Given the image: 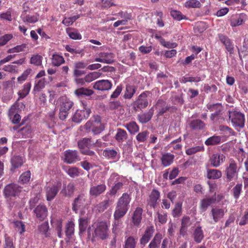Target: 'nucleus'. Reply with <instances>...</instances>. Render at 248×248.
Returning a JSON list of instances; mask_svg holds the SVG:
<instances>
[{
  "label": "nucleus",
  "mask_w": 248,
  "mask_h": 248,
  "mask_svg": "<svg viewBox=\"0 0 248 248\" xmlns=\"http://www.w3.org/2000/svg\"><path fill=\"white\" fill-rule=\"evenodd\" d=\"M210 214L214 223H217L223 217L225 212L222 208L213 207L212 208Z\"/></svg>",
  "instance_id": "18"
},
{
  "label": "nucleus",
  "mask_w": 248,
  "mask_h": 248,
  "mask_svg": "<svg viewBox=\"0 0 248 248\" xmlns=\"http://www.w3.org/2000/svg\"><path fill=\"white\" fill-rule=\"evenodd\" d=\"M92 85L93 89L101 92L108 91L111 89L112 86V82L108 79L97 80Z\"/></svg>",
  "instance_id": "9"
},
{
  "label": "nucleus",
  "mask_w": 248,
  "mask_h": 248,
  "mask_svg": "<svg viewBox=\"0 0 248 248\" xmlns=\"http://www.w3.org/2000/svg\"><path fill=\"white\" fill-rule=\"evenodd\" d=\"M31 175L30 171L23 172L19 177V182L23 184L27 183L31 179Z\"/></svg>",
  "instance_id": "58"
},
{
  "label": "nucleus",
  "mask_w": 248,
  "mask_h": 248,
  "mask_svg": "<svg viewBox=\"0 0 248 248\" xmlns=\"http://www.w3.org/2000/svg\"><path fill=\"white\" fill-rule=\"evenodd\" d=\"M95 122L96 123V125L94 127L93 133V135H98L100 134L105 129V127L103 124L101 123L100 118L97 116L95 118Z\"/></svg>",
  "instance_id": "41"
},
{
  "label": "nucleus",
  "mask_w": 248,
  "mask_h": 248,
  "mask_svg": "<svg viewBox=\"0 0 248 248\" xmlns=\"http://www.w3.org/2000/svg\"><path fill=\"white\" fill-rule=\"evenodd\" d=\"M66 32L69 37L74 40H80L82 38L81 34L77 31L69 28L66 29Z\"/></svg>",
  "instance_id": "46"
},
{
  "label": "nucleus",
  "mask_w": 248,
  "mask_h": 248,
  "mask_svg": "<svg viewBox=\"0 0 248 248\" xmlns=\"http://www.w3.org/2000/svg\"><path fill=\"white\" fill-rule=\"evenodd\" d=\"M131 198L127 193H124L118 199L113 214L114 219L122 218L125 216L129 208Z\"/></svg>",
  "instance_id": "1"
},
{
  "label": "nucleus",
  "mask_w": 248,
  "mask_h": 248,
  "mask_svg": "<svg viewBox=\"0 0 248 248\" xmlns=\"http://www.w3.org/2000/svg\"><path fill=\"white\" fill-rule=\"evenodd\" d=\"M12 168L16 169L21 167L23 163V159L22 157L18 155L14 156L11 160Z\"/></svg>",
  "instance_id": "37"
},
{
  "label": "nucleus",
  "mask_w": 248,
  "mask_h": 248,
  "mask_svg": "<svg viewBox=\"0 0 248 248\" xmlns=\"http://www.w3.org/2000/svg\"><path fill=\"white\" fill-rule=\"evenodd\" d=\"M222 172L220 170L216 169H208L206 177L209 179H218L221 177Z\"/></svg>",
  "instance_id": "29"
},
{
  "label": "nucleus",
  "mask_w": 248,
  "mask_h": 248,
  "mask_svg": "<svg viewBox=\"0 0 248 248\" xmlns=\"http://www.w3.org/2000/svg\"><path fill=\"white\" fill-rule=\"evenodd\" d=\"M154 231L155 230L153 226L147 227L144 234L140 239V243L141 245L144 246L149 241L153 236Z\"/></svg>",
  "instance_id": "22"
},
{
  "label": "nucleus",
  "mask_w": 248,
  "mask_h": 248,
  "mask_svg": "<svg viewBox=\"0 0 248 248\" xmlns=\"http://www.w3.org/2000/svg\"><path fill=\"white\" fill-rule=\"evenodd\" d=\"M101 75V73L98 72H91L87 74L84 78L87 83H90L99 78Z\"/></svg>",
  "instance_id": "42"
},
{
  "label": "nucleus",
  "mask_w": 248,
  "mask_h": 248,
  "mask_svg": "<svg viewBox=\"0 0 248 248\" xmlns=\"http://www.w3.org/2000/svg\"><path fill=\"white\" fill-rule=\"evenodd\" d=\"M94 92L91 89L80 88L75 90V93L79 97L89 96L93 94Z\"/></svg>",
  "instance_id": "34"
},
{
  "label": "nucleus",
  "mask_w": 248,
  "mask_h": 248,
  "mask_svg": "<svg viewBox=\"0 0 248 248\" xmlns=\"http://www.w3.org/2000/svg\"><path fill=\"white\" fill-rule=\"evenodd\" d=\"M46 80L45 78L39 80L36 82L34 87V91L39 92L45 87Z\"/></svg>",
  "instance_id": "54"
},
{
  "label": "nucleus",
  "mask_w": 248,
  "mask_h": 248,
  "mask_svg": "<svg viewBox=\"0 0 248 248\" xmlns=\"http://www.w3.org/2000/svg\"><path fill=\"white\" fill-rule=\"evenodd\" d=\"M143 210L140 207H137L134 211L132 221L134 226L139 227L142 219Z\"/></svg>",
  "instance_id": "21"
},
{
  "label": "nucleus",
  "mask_w": 248,
  "mask_h": 248,
  "mask_svg": "<svg viewBox=\"0 0 248 248\" xmlns=\"http://www.w3.org/2000/svg\"><path fill=\"white\" fill-rule=\"evenodd\" d=\"M156 217H155V221L157 220L158 222L162 224H165L167 221V213L163 211L157 212Z\"/></svg>",
  "instance_id": "38"
},
{
  "label": "nucleus",
  "mask_w": 248,
  "mask_h": 248,
  "mask_svg": "<svg viewBox=\"0 0 248 248\" xmlns=\"http://www.w3.org/2000/svg\"><path fill=\"white\" fill-rule=\"evenodd\" d=\"M150 94L149 91H145L142 93L133 104V107L135 110H142L146 108L149 104L147 99L148 96Z\"/></svg>",
  "instance_id": "6"
},
{
  "label": "nucleus",
  "mask_w": 248,
  "mask_h": 248,
  "mask_svg": "<svg viewBox=\"0 0 248 248\" xmlns=\"http://www.w3.org/2000/svg\"><path fill=\"white\" fill-rule=\"evenodd\" d=\"M87 197L84 193H80L74 199L72 202V210L76 214L80 209H83L87 205Z\"/></svg>",
  "instance_id": "7"
},
{
  "label": "nucleus",
  "mask_w": 248,
  "mask_h": 248,
  "mask_svg": "<svg viewBox=\"0 0 248 248\" xmlns=\"http://www.w3.org/2000/svg\"><path fill=\"white\" fill-rule=\"evenodd\" d=\"M4 248H15L12 238L8 236L7 234L5 235Z\"/></svg>",
  "instance_id": "64"
},
{
  "label": "nucleus",
  "mask_w": 248,
  "mask_h": 248,
  "mask_svg": "<svg viewBox=\"0 0 248 248\" xmlns=\"http://www.w3.org/2000/svg\"><path fill=\"white\" fill-rule=\"evenodd\" d=\"M182 203L178 202L175 204L174 208L172 211V216L174 217H179L182 215Z\"/></svg>",
  "instance_id": "48"
},
{
  "label": "nucleus",
  "mask_w": 248,
  "mask_h": 248,
  "mask_svg": "<svg viewBox=\"0 0 248 248\" xmlns=\"http://www.w3.org/2000/svg\"><path fill=\"white\" fill-rule=\"evenodd\" d=\"M51 64L55 67H59L65 62L62 56L57 53H53L50 58Z\"/></svg>",
  "instance_id": "24"
},
{
  "label": "nucleus",
  "mask_w": 248,
  "mask_h": 248,
  "mask_svg": "<svg viewBox=\"0 0 248 248\" xmlns=\"http://www.w3.org/2000/svg\"><path fill=\"white\" fill-rule=\"evenodd\" d=\"M217 201L216 192H215L214 196L210 197L204 198L200 201L199 208L202 212H205L207 208L212 204L215 203Z\"/></svg>",
  "instance_id": "13"
},
{
  "label": "nucleus",
  "mask_w": 248,
  "mask_h": 248,
  "mask_svg": "<svg viewBox=\"0 0 248 248\" xmlns=\"http://www.w3.org/2000/svg\"><path fill=\"white\" fill-rule=\"evenodd\" d=\"M201 5L200 2L198 0H188L185 3V7L187 8H200Z\"/></svg>",
  "instance_id": "52"
},
{
  "label": "nucleus",
  "mask_w": 248,
  "mask_h": 248,
  "mask_svg": "<svg viewBox=\"0 0 248 248\" xmlns=\"http://www.w3.org/2000/svg\"><path fill=\"white\" fill-rule=\"evenodd\" d=\"M221 142V137L220 136L214 135L208 138L204 142L207 146H213L219 144Z\"/></svg>",
  "instance_id": "33"
},
{
  "label": "nucleus",
  "mask_w": 248,
  "mask_h": 248,
  "mask_svg": "<svg viewBox=\"0 0 248 248\" xmlns=\"http://www.w3.org/2000/svg\"><path fill=\"white\" fill-rule=\"evenodd\" d=\"M79 16H68L65 17L62 20V23L66 26H69L79 17Z\"/></svg>",
  "instance_id": "63"
},
{
  "label": "nucleus",
  "mask_w": 248,
  "mask_h": 248,
  "mask_svg": "<svg viewBox=\"0 0 248 248\" xmlns=\"http://www.w3.org/2000/svg\"><path fill=\"white\" fill-rule=\"evenodd\" d=\"M114 220L115 221L112 225L113 227L112 232L113 233L117 235L121 231V228L122 227L123 223L120 220V219Z\"/></svg>",
  "instance_id": "51"
},
{
  "label": "nucleus",
  "mask_w": 248,
  "mask_h": 248,
  "mask_svg": "<svg viewBox=\"0 0 248 248\" xmlns=\"http://www.w3.org/2000/svg\"><path fill=\"white\" fill-rule=\"evenodd\" d=\"M160 196V192L157 190L155 189H153L148 200V205L151 207L155 208Z\"/></svg>",
  "instance_id": "20"
},
{
  "label": "nucleus",
  "mask_w": 248,
  "mask_h": 248,
  "mask_svg": "<svg viewBox=\"0 0 248 248\" xmlns=\"http://www.w3.org/2000/svg\"><path fill=\"white\" fill-rule=\"evenodd\" d=\"M73 105L74 103L72 101L69 99L65 98L63 99V102L61 105L60 108L69 112V110L73 107Z\"/></svg>",
  "instance_id": "43"
},
{
  "label": "nucleus",
  "mask_w": 248,
  "mask_h": 248,
  "mask_svg": "<svg viewBox=\"0 0 248 248\" xmlns=\"http://www.w3.org/2000/svg\"><path fill=\"white\" fill-rule=\"evenodd\" d=\"M31 68H28L25 71L23 72L22 75L18 77L17 78V82L19 84L22 83L24 81H25L28 78L29 75L31 72Z\"/></svg>",
  "instance_id": "57"
},
{
  "label": "nucleus",
  "mask_w": 248,
  "mask_h": 248,
  "mask_svg": "<svg viewBox=\"0 0 248 248\" xmlns=\"http://www.w3.org/2000/svg\"><path fill=\"white\" fill-rule=\"evenodd\" d=\"M174 158V155L170 153H167L163 155L161 158L162 164L164 167H167L170 165L173 161Z\"/></svg>",
  "instance_id": "31"
},
{
  "label": "nucleus",
  "mask_w": 248,
  "mask_h": 248,
  "mask_svg": "<svg viewBox=\"0 0 248 248\" xmlns=\"http://www.w3.org/2000/svg\"><path fill=\"white\" fill-rule=\"evenodd\" d=\"M229 120L231 121L233 127L243 128L245 125V118L244 114L237 110L229 111Z\"/></svg>",
  "instance_id": "4"
},
{
  "label": "nucleus",
  "mask_w": 248,
  "mask_h": 248,
  "mask_svg": "<svg viewBox=\"0 0 248 248\" xmlns=\"http://www.w3.org/2000/svg\"><path fill=\"white\" fill-rule=\"evenodd\" d=\"M187 123L189 128L194 131L203 130L206 126L205 123L200 119L189 120Z\"/></svg>",
  "instance_id": "14"
},
{
  "label": "nucleus",
  "mask_w": 248,
  "mask_h": 248,
  "mask_svg": "<svg viewBox=\"0 0 248 248\" xmlns=\"http://www.w3.org/2000/svg\"><path fill=\"white\" fill-rule=\"evenodd\" d=\"M201 80V78L200 77H182L181 82L186 83L187 82H198Z\"/></svg>",
  "instance_id": "60"
},
{
  "label": "nucleus",
  "mask_w": 248,
  "mask_h": 248,
  "mask_svg": "<svg viewBox=\"0 0 248 248\" xmlns=\"http://www.w3.org/2000/svg\"><path fill=\"white\" fill-rule=\"evenodd\" d=\"M112 201L109 199L105 200L98 204H96L94 206V208L99 213H102L104 212L106 209H107L110 205V204L112 203Z\"/></svg>",
  "instance_id": "32"
},
{
  "label": "nucleus",
  "mask_w": 248,
  "mask_h": 248,
  "mask_svg": "<svg viewBox=\"0 0 248 248\" xmlns=\"http://www.w3.org/2000/svg\"><path fill=\"white\" fill-rule=\"evenodd\" d=\"M207 108L210 111H217L219 110V112H221L222 110V106L219 103H217V104H208L207 105Z\"/></svg>",
  "instance_id": "62"
},
{
  "label": "nucleus",
  "mask_w": 248,
  "mask_h": 248,
  "mask_svg": "<svg viewBox=\"0 0 248 248\" xmlns=\"http://www.w3.org/2000/svg\"><path fill=\"white\" fill-rule=\"evenodd\" d=\"M193 238L197 243H200L204 238L203 232L201 226L197 227L193 232Z\"/></svg>",
  "instance_id": "30"
},
{
  "label": "nucleus",
  "mask_w": 248,
  "mask_h": 248,
  "mask_svg": "<svg viewBox=\"0 0 248 248\" xmlns=\"http://www.w3.org/2000/svg\"><path fill=\"white\" fill-rule=\"evenodd\" d=\"M79 169L77 167H69L66 170V172L71 177L75 178L79 175Z\"/></svg>",
  "instance_id": "47"
},
{
  "label": "nucleus",
  "mask_w": 248,
  "mask_h": 248,
  "mask_svg": "<svg viewBox=\"0 0 248 248\" xmlns=\"http://www.w3.org/2000/svg\"><path fill=\"white\" fill-rule=\"evenodd\" d=\"M64 162L73 164L80 160L78 153L77 150H67L64 153Z\"/></svg>",
  "instance_id": "12"
},
{
  "label": "nucleus",
  "mask_w": 248,
  "mask_h": 248,
  "mask_svg": "<svg viewBox=\"0 0 248 248\" xmlns=\"http://www.w3.org/2000/svg\"><path fill=\"white\" fill-rule=\"evenodd\" d=\"M119 149L116 148L115 149H111L107 148L103 151V155L108 159H119Z\"/></svg>",
  "instance_id": "17"
},
{
  "label": "nucleus",
  "mask_w": 248,
  "mask_h": 248,
  "mask_svg": "<svg viewBox=\"0 0 248 248\" xmlns=\"http://www.w3.org/2000/svg\"><path fill=\"white\" fill-rule=\"evenodd\" d=\"M242 184H237L231 190V192L234 198L237 200L241 194L242 192Z\"/></svg>",
  "instance_id": "45"
},
{
  "label": "nucleus",
  "mask_w": 248,
  "mask_h": 248,
  "mask_svg": "<svg viewBox=\"0 0 248 248\" xmlns=\"http://www.w3.org/2000/svg\"><path fill=\"white\" fill-rule=\"evenodd\" d=\"M31 88V83L30 82H28L25 84L23 86V88L18 93L19 98H23L25 97L29 94Z\"/></svg>",
  "instance_id": "40"
},
{
  "label": "nucleus",
  "mask_w": 248,
  "mask_h": 248,
  "mask_svg": "<svg viewBox=\"0 0 248 248\" xmlns=\"http://www.w3.org/2000/svg\"><path fill=\"white\" fill-rule=\"evenodd\" d=\"M225 156L220 153H216L209 156V162L211 166L219 167L225 160Z\"/></svg>",
  "instance_id": "11"
},
{
  "label": "nucleus",
  "mask_w": 248,
  "mask_h": 248,
  "mask_svg": "<svg viewBox=\"0 0 248 248\" xmlns=\"http://www.w3.org/2000/svg\"><path fill=\"white\" fill-rule=\"evenodd\" d=\"M36 217L41 221L46 217V209L45 206L39 205L34 210Z\"/></svg>",
  "instance_id": "26"
},
{
  "label": "nucleus",
  "mask_w": 248,
  "mask_h": 248,
  "mask_svg": "<svg viewBox=\"0 0 248 248\" xmlns=\"http://www.w3.org/2000/svg\"><path fill=\"white\" fill-rule=\"evenodd\" d=\"M91 112L90 108L84 107L83 109H78L76 111L72 118V120L75 123H79L82 121L87 119L89 117Z\"/></svg>",
  "instance_id": "10"
},
{
  "label": "nucleus",
  "mask_w": 248,
  "mask_h": 248,
  "mask_svg": "<svg viewBox=\"0 0 248 248\" xmlns=\"http://www.w3.org/2000/svg\"><path fill=\"white\" fill-rule=\"evenodd\" d=\"M204 147L203 146H197L191 148H189L186 150V153L189 155L196 154L198 152L204 151Z\"/></svg>",
  "instance_id": "50"
},
{
  "label": "nucleus",
  "mask_w": 248,
  "mask_h": 248,
  "mask_svg": "<svg viewBox=\"0 0 248 248\" xmlns=\"http://www.w3.org/2000/svg\"><path fill=\"white\" fill-rule=\"evenodd\" d=\"M136 241L135 239L131 236L125 238L124 248H135Z\"/></svg>",
  "instance_id": "44"
},
{
  "label": "nucleus",
  "mask_w": 248,
  "mask_h": 248,
  "mask_svg": "<svg viewBox=\"0 0 248 248\" xmlns=\"http://www.w3.org/2000/svg\"><path fill=\"white\" fill-rule=\"evenodd\" d=\"M22 188L16 184L12 183L7 185L3 190V195L5 198H12L18 197Z\"/></svg>",
  "instance_id": "5"
},
{
  "label": "nucleus",
  "mask_w": 248,
  "mask_h": 248,
  "mask_svg": "<svg viewBox=\"0 0 248 248\" xmlns=\"http://www.w3.org/2000/svg\"><path fill=\"white\" fill-rule=\"evenodd\" d=\"M124 127L132 135H135L140 130V127L134 121H131L124 125Z\"/></svg>",
  "instance_id": "28"
},
{
  "label": "nucleus",
  "mask_w": 248,
  "mask_h": 248,
  "mask_svg": "<svg viewBox=\"0 0 248 248\" xmlns=\"http://www.w3.org/2000/svg\"><path fill=\"white\" fill-rule=\"evenodd\" d=\"M26 47V44L16 46L10 48L7 50L8 53H14L15 52H19L25 50Z\"/></svg>",
  "instance_id": "61"
},
{
  "label": "nucleus",
  "mask_w": 248,
  "mask_h": 248,
  "mask_svg": "<svg viewBox=\"0 0 248 248\" xmlns=\"http://www.w3.org/2000/svg\"><path fill=\"white\" fill-rule=\"evenodd\" d=\"M149 134L147 130L142 131L136 136V140L139 142H144L146 140Z\"/></svg>",
  "instance_id": "56"
},
{
  "label": "nucleus",
  "mask_w": 248,
  "mask_h": 248,
  "mask_svg": "<svg viewBox=\"0 0 248 248\" xmlns=\"http://www.w3.org/2000/svg\"><path fill=\"white\" fill-rule=\"evenodd\" d=\"M162 238V235L161 234L156 233L148 245V248H158L160 245Z\"/></svg>",
  "instance_id": "36"
},
{
  "label": "nucleus",
  "mask_w": 248,
  "mask_h": 248,
  "mask_svg": "<svg viewBox=\"0 0 248 248\" xmlns=\"http://www.w3.org/2000/svg\"><path fill=\"white\" fill-rule=\"evenodd\" d=\"M92 241L105 240L108 239L109 235L108 226L106 221H98L93 225Z\"/></svg>",
  "instance_id": "2"
},
{
  "label": "nucleus",
  "mask_w": 248,
  "mask_h": 248,
  "mask_svg": "<svg viewBox=\"0 0 248 248\" xmlns=\"http://www.w3.org/2000/svg\"><path fill=\"white\" fill-rule=\"evenodd\" d=\"M128 138V134L126 131L121 128L117 129V133L115 136V140L119 143H123Z\"/></svg>",
  "instance_id": "27"
},
{
  "label": "nucleus",
  "mask_w": 248,
  "mask_h": 248,
  "mask_svg": "<svg viewBox=\"0 0 248 248\" xmlns=\"http://www.w3.org/2000/svg\"><path fill=\"white\" fill-rule=\"evenodd\" d=\"M75 190V186L74 184L73 183H70L62 189V193H63L65 196L70 197L73 196Z\"/></svg>",
  "instance_id": "35"
},
{
  "label": "nucleus",
  "mask_w": 248,
  "mask_h": 248,
  "mask_svg": "<svg viewBox=\"0 0 248 248\" xmlns=\"http://www.w3.org/2000/svg\"><path fill=\"white\" fill-rule=\"evenodd\" d=\"M1 70L11 73H17L18 72L17 67L12 64L5 65L2 67Z\"/></svg>",
  "instance_id": "55"
},
{
  "label": "nucleus",
  "mask_w": 248,
  "mask_h": 248,
  "mask_svg": "<svg viewBox=\"0 0 248 248\" xmlns=\"http://www.w3.org/2000/svg\"><path fill=\"white\" fill-rule=\"evenodd\" d=\"M227 182H229L232 180L235 177H237L238 171L236 163L233 160H231L228 167L225 170Z\"/></svg>",
  "instance_id": "8"
},
{
  "label": "nucleus",
  "mask_w": 248,
  "mask_h": 248,
  "mask_svg": "<svg viewBox=\"0 0 248 248\" xmlns=\"http://www.w3.org/2000/svg\"><path fill=\"white\" fill-rule=\"evenodd\" d=\"M136 90L137 88L135 86L126 85L124 94V98L125 99H131L135 93Z\"/></svg>",
  "instance_id": "39"
},
{
  "label": "nucleus",
  "mask_w": 248,
  "mask_h": 248,
  "mask_svg": "<svg viewBox=\"0 0 248 248\" xmlns=\"http://www.w3.org/2000/svg\"><path fill=\"white\" fill-rule=\"evenodd\" d=\"M61 187V183L60 182H56L47 186V201L53 199L58 194Z\"/></svg>",
  "instance_id": "16"
},
{
  "label": "nucleus",
  "mask_w": 248,
  "mask_h": 248,
  "mask_svg": "<svg viewBox=\"0 0 248 248\" xmlns=\"http://www.w3.org/2000/svg\"><path fill=\"white\" fill-rule=\"evenodd\" d=\"M99 56L102 59L107 60V62H104L105 63H111L113 61L112 60V54L111 53L101 52L99 54Z\"/></svg>",
  "instance_id": "59"
},
{
  "label": "nucleus",
  "mask_w": 248,
  "mask_h": 248,
  "mask_svg": "<svg viewBox=\"0 0 248 248\" xmlns=\"http://www.w3.org/2000/svg\"><path fill=\"white\" fill-rule=\"evenodd\" d=\"M50 223L56 230L62 228V219L60 218L51 217Z\"/></svg>",
  "instance_id": "53"
},
{
  "label": "nucleus",
  "mask_w": 248,
  "mask_h": 248,
  "mask_svg": "<svg viewBox=\"0 0 248 248\" xmlns=\"http://www.w3.org/2000/svg\"><path fill=\"white\" fill-rule=\"evenodd\" d=\"M154 107H152L148 112L138 115V120L142 124H146L150 121L154 114Z\"/></svg>",
  "instance_id": "23"
},
{
  "label": "nucleus",
  "mask_w": 248,
  "mask_h": 248,
  "mask_svg": "<svg viewBox=\"0 0 248 248\" xmlns=\"http://www.w3.org/2000/svg\"><path fill=\"white\" fill-rule=\"evenodd\" d=\"M8 116L13 124H18L21 120V116L16 112L15 108H11L9 110Z\"/></svg>",
  "instance_id": "25"
},
{
  "label": "nucleus",
  "mask_w": 248,
  "mask_h": 248,
  "mask_svg": "<svg viewBox=\"0 0 248 248\" xmlns=\"http://www.w3.org/2000/svg\"><path fill=\"white\" fill-rule=\"evenodd\" d=\"M74 226L75 224L72 221L69 222L66 225L65 232L66 236L69 238H70L74 233Z\"/></svg>",
  "instance_id": "49"
},
{
  "label": "nucleus",
  "mask_w": 248,
  "mask_h": 248,
  "mask_svg": "<svg viewBox=\"0 0 248 248\" xmlns=\"http://www.w3.org/2000/svg\"><path fill=\"white\" fill-rule=\"evenodd\" d=\"M93 141L90 138H84L78 142V147L81 154L91 157H96L95 152L90 149L93 148Z\"/></svg>",
  "instance_id": "3"
},
{
  "label": "nucleus",
  "mask_w": 248,
  "mask_h": 248,
  "mask_svg": "<svg viewBox=\"0 0 248 248\" xmlns=\"http://www.w3.org/2000/svg\"><path fill=\"white\" fill-rule=\"evenodd\" d=\"M154 107L157 110V115L158 116L163 115V114L169 110L170 108V107L162 99L158 100Z\"/></svg>",
  "instance_id": "19"
},
{
  "label": "nucleus",
  "mask_w": 248,
  "mask_h": 248,
  "mask_svg": "<svg viewBox=\"0 0 248 248\" xmlns=\"http://www.w3.org/2000/svg\"><path fill=\"white\" fill-rule=\"evenodd\" d=\"M106 188L107 186L105 184L91 186L89 190L90 195L96 198L103 194L106 191Z\"/></svg>",
  "instance_id": "15"
}]
</instances>
